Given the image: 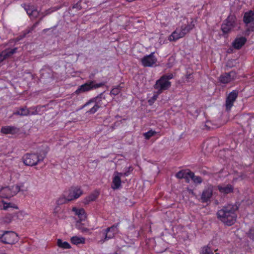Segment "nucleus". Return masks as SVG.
<instances>
[{"instance_id":"nucleus-33","label":"nucleus","mask_w":254,"mask_h":254,"mask_svg":"<svg viewBox=\"0 0 254 254\" xmlns=\"http://www.w3.org/2000/svg\"><path fill=\"white\" fill-rule=\"evenodd\" d=\"M122 88L123 87H122L120 85H119L117 86L112 88L110 91V95H113L114 96L118 95L121 92Z\"/></svg>"},{"instance_id":"nucleus-7","label":"nucleus","mask_w":254,"mask_h":254,"mask_svg":"<svg viewBox=\"0 0 254 254\" xmlns=\"http://www.w3.org/2000/svg\"><path fill=\"white\" fill-rule=\"evenodd\" d=\"M243 21L246 25L252 23L247 29L246 34L248 35V32L254 31V11L250 10L245 12L243 17Z\"/></svg>"},{"instance_id":"nucleus-1","label":"nucleus","mask_w":254,"mask_h":254,"mask_svg":"<svg viewBox=\"0 0 254 254\" xmlns=\"http://www.w3.org/2000/svg\"><path fill=\"white\" fill-rule=\"evenodd\" d=\"M239 208L237 203H228L217 211V218L224 225L231 226L236 222Z\"/></svg>"},{"instance_id":"nucleus-26","label":"nucleus","mask_w":254,"mask_h":254,"mask_svg":"<svg viewBox=\"0 0 254 254\" xmlns=\"http://www.w3.org/2000/svg\"><path fill=\"white\" fill-rule=\"evenodd\" d=\"M71 242L74 245H78L80 244H84L85 243V238L83 237H78L77 236H73L70 239Z\"/></svg>"},{"instance_id":"nucleus-61","label":"nucleus","mask_w":254,"mask_h":254,"mask_svg":"<svg viewBox=\"0 0 254 254\" xmlns=\"http://www.w3.org/2000/svg\"><path fill=\"white\" fill-rule=\"evenodd\" d=\"M218 254V253H217V254Z\"/></svg>"},{"instance_id":"nucleus-19","label":"nucleus","mask_w":254,"mask_h":254,"mask_svg":"<svg viewBox=\"0 0 254 254\" xmlns=\"http://www.w3.org/2000/svg\"><path fill=\"white\" fill-rule=\"evenodd\" d=\"M19 129L13 126H4L1 128L0 132L3 134H15L18 131Z\"/></svg>"},{"instance_id":"nucleus-43","label":"nucleus","mask_w":254,"mask_h":254,"mask_svg":"<svg viewBox=\"0 0 254 254\" xmlns=\"http://www.w3.org/2000/svg\"><path fill=\"white\" fill-rule=\"evenodd\" d=\"M191 173H193V172H191L190 170L188 169V172H187V174H189V175H186V177H185L184 178V179H185L186 182L187 183H189L190 179H192L191 175L190 174Z\"/></svg>"},{"instance_id":"nucleus-5","label":"nucleus","mask_w":254,"mask_h":254,"mask_svg":"<svg viewBox=\"0 0 254 254\" xmlns=\"http://www.w3.org/2000/svg\"><path fill=\"white\" fill-rule=\"evenodd\" d=\"M105 84V83L103 82L97 83L95 80L88 81L80 85L74 93L76 95H78L80 93L88 92L93 89L103 87Z\"/></svg>"},{"instance_id":"nucleus-48","label":"nucleus","mask_w":254,"mask_h":254,"mask_svg":"<svg viewBox=\"0 0 254 254\" xmlns=\"http://www.w3.org/2000/svg\"><path fill=\"white\" fill-rule=\"evenodd\" d=\"M114 176H119L120 178H121L122 177H125L124 175V173H119L118 172H115L114 173Z\"/></svg>"},{"instance_id":"nucleus-47","label":"nucleus","mask_w":254,"mask_h":254,"mask_svg":"<svg viewBox=\"0 0 254 254\" xmlns=\"http://www.w3.org/2000/svg\"><path fill=\"white\" fill-rule=\"evenodd\" d=\"M72 8H76L77 10H80L82 8V6H81V1H78L76 4H74L72 6Z\"/></svg>"},{"instance_id":"nucleus-11","label":"nucleus","mask_w":254,"mask_h":254,"mask_svg":"<svg viewBox=\"0 0 254 254\" xmlns=\"http://www.w3.org/2000/svg\"><path fill=\"white\" fill-rule=\"evenodd\" d=\"M154 55V52H152L149 55L144 56L141 59V64L144 67H151L156 64L157 59Z\"/></svg>"},{"instance_id":"nucleus-44","label":"nucleus","mask_w":254,"mask_h":254,"mask_svg":"<svg viewBox=\"0 0 254 254\" xmlns=\"http://www.w3.org/2000/svg\"><path fill=\"white\" fill-rule=\"evenodd\" d=\"M133 171V168L132 167H129L127 168V170L124 173V176H128L129 175L132 171Z\"/></svg>"},{"instance_id":"nucleus-52","label":"nucleus","mask_w":254,"mask_h":254,"mask_svg":"<svg viewBox=\"0 0 254 254\" xmlns=\"http://www.w3.org/2000/svg\"><path fill=\"white\" fill-rule=\"evenodd\" d=\"M191 73H187L186 75V79H189L191 78Z\"/></svg>"},{"instance_id":"nucleus-13","label":"nucleus","mask_w":254,"mask_h":254,"mask_svg":"<svg viewBox=\"0 0 254 254\" xmlns=\"http://www.w3.org/2000/svg\"><path fill=\"white\" fill-rule=\"evenodd\" d=\"M83 193V190H81L80 187L72 186L68 190V196L69 200L72 201L79 198Z\"/></svg>"},{"instance_id":"nucleus-34","label":"nucleus","mask_w":254,"mask_h":254,"mask_svg":"<svg viewBox=\"0 0 254 254\" xmlns=\"http://www.w3.org/2000/svg\"><path fill=\"white\" fill-rule=\"evenodd\" d=\"M76 227L78 230H80L82 232H88L89 230L83 226V224L80 221H77L76 224Z\"/></svg>"},{"instance_id":"nucleus-22","label":"nucleus","mask_w":254,"mask_h":254,"mask_svg":"<svg viewBox=\"0 0 254 254\" xmlns=\"http://www.w3.org/2000/svg\"><path fill=\"white\" fill-rule=\"evenodd\" d=\"M18 48L17 47H15L13 49L10 48H6L5 50L2 51L3 54L4 55V58H6V59L10 58L15 54L17 51Z\"/></svg>"},{"instance_id":"nucleus-56","label":"nucleus","mask_w":254,"mask_h":254,"mask_svg":"<svg viewBox=\"0 0 254 254\" xmlns=\"http://www.w3.org/2000/svg\"><path fill=\"white\" fill-rule=\"evenodd\" d=\"M58 206H57V207L55 208V209H54V213H57V210H56L58 209Z\"/></svg>"},{"instance_id":"nucleus-38","label":"nucleus","mask_w":254,"mask_h":254,"mask_svg":"<svg viewBox=\"0 0 254 254\" xmlns=\"http://www.w3.org/2000/svg\"><path fill=\"white\" fill-rule=\"evenodd\" d=\"M156 132L155 131H153L152 130H149L147 132L144 133L143 135L146 139H149L151 137L156 134Z\"/></svg>"},{"instance_id":"nucleus-42","label":"nucleus","mask_w":254,"mask_h":254,"mask_svg":"<svg viewBox=\"0 0 254 254\" xmlns=\"http://www.w3.org/2000/svg\"><path fill=\"white\" fill-rule=\"evenodd\" d=\"M37 108V107L33 108H30L29 110V115H35L38 114Z\"/></svg>"},{"instance_id":"nucleus-21","label":"nucleus","mask_w":254,"mask_h":254,"mask_svg":"<svg viewBox=\"0 0 254 254\" xmlns=\"http://www.w3.org/2000/svg\"><path fill=\"white\" fill-rule=\"evenodd\" d=\"M194 27V24L193 23V21H191L190 24L182 25L180 29L181 33L183 34V37L192 30Z\"/></svg>"},{"instance_id":"nucleus-55","label":"nucleus","mask_w":254,"mask_h":254,"mask_svg":"<svg viewBox=\"0 0 254 254\" xmlns=\"http://www.w3.org/2000/svg\"><path fill=\"white\" fill-rule=\"evenodd\" d=\"M250 237L252 238L253 240H254V234L252 233H251Z\"/></svg>"},{"instance_id":"nucleus-40","label":"nucleus","mask_w":254,"mask_h":254,"mask_svg":"<svg viewBox=\"0 0 254 254\" xmlns=\"http://www.w3.org/2000/svg\"><path fill=\"white\" fill-rule=\"evenodd\" d=\"M43 18L44 17H42V16H41L40 17V19L39 20V21L36 22L32 25V26L29 28V29L28 30L27 33H29V32H31L32 31H33L36 28V27L39 24L40 22L43 19Z\"/></svg>"},{"instance_id":"nucleus-58","label":"nucleus","mask_w":254,"mask_h":254,"mask_svg":"<svg viewBox=\"0 0 254 254\" xmlns=\"http://www.w3.org/2000/svg\"><path fill=\"white\" fill-rule=\"evenodd\" d=\"M99 162L98 160H94L93 162L98 163Z\"/></svg>"},{"instance_id":"nucleus-59","label":"nucleus","mask_w":254,"mask_h":254,"mask_svg":"<svg viewBox=\"0 0 254 254\" xmlns=\"http://www.w3.org/2000/svg\"><path fill=\"white\" fill-rule=\"evenodd\" d=\"M0 254H6L5 253H0Z\"/></svg>"},{"instance_id":"nucleus-18","label":"nucleus","mask_w":254,"mask_h":254,"mask_svg":"<svg viewBox=\"0 0 254 254\" xmlns=\"http://www.w3.org/2000/svg\"><path fill=\"white\" fill-rule=\"evenodd\" d=\"M72 210L75 212V214L76 215H78L79 219L78 221L81 222L85 220L86 219V213L83 208L78 209L76 207H74L72 208Z\"/></svg>"},{"instance_id":"nucleus-60","label":"nucleus","mask_w":254,"mask_h":254,"mask_svg":"<svg viewBox=\"0 0 254 254\" xmlns=\"http://www.w3.org/2000/svg\"><path fill=\"white\" fill-rule=\"evenodd\" d=\"M114 254H118L117 253H114Z\"/></svg>"},{"instance_id":"nucleus-54","label":"nucleus","mask_w":254,"mask_h":254,"mask_svg":"<svg viewBox=\"0 0 254 254\" xmlns=\"http://www.w3.org/2000/svg\"><path fill=\"white\" fill-rule=\"evenodd\" d=\"M44 14H45V13L44 12H39V15H41V16H42V17H44L45 16H46V15H44Z\"/></svg>"},{"instance_id":"nucleus-45","label":"nucleus","mask_w":254,"mask_h":254,"mask_svg":"<svg viewBox=\"0 0 254 254\" xmlns=\"http://www.w3.org/2000/svg\"><path fill=\"white\" fill-rule=\"evenodd\" d=\"M133 171V168L132 167H129L127 168V170L124 173V176H128L129 175L132 171Z\"/></svg>"},{"instance_id":"nucleus-16","label":"nucleus","mask_w":254,"mask_h":254,"mask_svg":"<svg viewBox=\"0 0 254 254\" xmlns=\"http://www.w3.org/2000/svg\"><path fill=\"white\" fill-rule=\"evenodd\" d=\"M217 189L220 193L223 195L233 193L234 191V187L233 185L228 184L227 185H219L217 186Z\"/></svg>"},{"instance_id":"nucleus-24","label":"nucleus","mask_w":254,"mask_h":254,"mask_svg":"<svg viewBox=\"0 0 254 254\" xmlns=\"http://www.w3.org/2000/svg\"><path fill=\"white\" fill-rule=\"evenodd\" d=\"M121 186V179L119 176H114L113 178L112 188L113 190L119 189Z\"/></svg>"},{"instance_id":"nucleus-49","label":"nucleus","mask_w":254,"mask_h":254,"mask_svg":"<svg viewBox=\"0 0 254 254\" xmlns=\"http://www.w3.org/2000/svg\"><path fill=\"white\" fill-rule=\"evenodd\" d=\"M4 55L3 54V53L1 52L0 53V63L6 59V58H4Z\"/></svg>"},{"instance_id":"nucleus-51","label":"nucleus","mask_w":254,"mask_h":254,"mask_svg":"<svg viewBox=\"0 0 254 254\" xmlns=\"http://www.w3.org/2000/svg\"><path fill=\"white\" fill-rule=\"evenodd\" d=\"M57 27V25L54 26L53 27H52V28H46V29H44L43 30V33H46L48 31L50 30H51V29H55L56 28V27Z\"/></svg>"},{"instance_id":"nucleus-15","label":"nucleus","mask_w":254,"mask_h":254,"mask_svg":"<svg viewBox=\"0 0 254 254\" xmlns=\"http://www.w3.org/2000/svg\"><path fill=\"white\" fill-rule=\"evenodd\" d=\"M237 73L235 71H231L229 72H226L220 75L219 77V81L222 83H228L232 80L235 79Z\"/></svg>"},{"instance_id":"nucleus-29","label":"nucleus","mask_w":254,"mask_h":254,"mask_svg":"<svg viewBox=\"0 0 254 254\" xmlns=\"http://www.w3.org/2000/svg\"><path fill=\"white\" fill-rule=\"evenodd\" d=\"M1 202L3 203V209L7 210L9 208H12L16 209H18V207L15 204L11 202H6L4 200H2Z\"/></svg>"},{"instance_id":"nucleus-28","label":"nucleus","mask_w":254,"mask_h":254,"mask_svg":"<svg viewBox=\"0 0 254 254\" xmlns=\"http://www.w3.org/2000/svg\"><path fill=\"white\" fill-rule=\"evenodd\" d=\"M57 245L59 247L64 249H68L71 248L70 244L68 242L66 241L63 242V241L60 239H59L57 240Z\"/></svg>"},{"instance_id":"nucleus-36","label":"nucleus","mask_w":254,"mask_h":254,"mask_svg":"<svg viewBox=\"0 0 254 254\" xmlns=\"http://www.w3.org/2000/svg\"><path fill=\"white\" fill-rule=\"evenodd\" d=\"M119 225V223H118L116 224H114L112 225L110 227L107 228L106 230H107V232H110L111 231L112 232H114L115 234H116L118 232V227Z\"/></svg>"},{"instance_id":"nucleus-30","label":"nucleus","mask_w":254,"mask_h":254,"mask_svg":"<svg viewBox=\"0 0 254 254\" xmlns=\"http://www.w3.org/2000/svg\"><path fill=\"white\" fill-rule=\"evenodd\" d=\"M15 215V214H7L4 217L2 218L3 223L5 224L10 223Z\"/></svg>"},{"instance_id":"nucleus-8","label":"nucleus","mask_w":254,"mask_h":254,"mask_svg":"<svg viewBox=\"0 0 254 254\" xmlns=\"http://www.w3.org/2000/svg\"><path fill=\"white\" fill-rule=\"evenodd\" d=\"M171 86V82L169 81H165L163 78H160L156 81L153 88L157 90V94H160L163 91L168 90Z\"/></svg>"},{"instance_id":"nucleus-53","label":"nucleus","mask_w":254,"mask_h":254,"mask_svg":"<svg viewBox=\"0 0 254 254\" xmlns=\"http://www.w3.org/2000/svg\"><path fill=\"white\" fill-rule=\"evenodd\" d=\"M188 190L189 192V193H191V194H192L193 195L195 194L192 190L190 189H188Z\"/></svg>"},{"instance_id":"nucleus-25","label":"nucleus","mask_w":254,"mask_h":254,"mask_svg":"<svg viewBox=\"0 0 254 254\" xmlns=\"http://www.w3.org/2000/svg\"><path fill=\"white\" fill-rule=\"evenodd\" d=\"M14 115H19L20 116H26L29 115V109L26 107L19 108L16 111L13 113Z\"/></svg>"},{"instance_id":"nucleus-37","label":"nucleus","mask_w":254,"mask_h":254,"mask_svg":"<svg viewBox=\"0 0 254 254\" xmlns=\"http://www.w3.org/2000/svg\"><path fill=\"white\" fill-rule=\"evenodd\" d=\"M190 174L191 175V177H192L191 180L195 183L200 184L202 183V179L201 177L195 176L194 173H191Z\"/></svg>"},{"instance_id":"nucleus-9","label":"nucleus","mask_w":254,"mask_h":254,"mask_svg":"<svg viewBox=\"0 0 254 254\" xmlns=\"http://www.w3.org/2000/svg\"><path fill=\"white\" fill-rule=\"evenodd\" d=\"M213 186L208 184L202 190L200 196V201L202 203H206L210 201L213 195Z\"/></svg>"},{"instance_id":"nucleus-31","label":"nucleus","mask_w":254,"mask_h":254,"mask_svg":"<svg viewBox=\"0 0 254 254\" xmlns=\"http://www.w3.org/2000/svg\"><path fill=\"white\" fill-rule=\"evenodd\" d=\"M200 254H214V253L211 247L207 245L201 248Z\"/></svg>"},{"instance_id":"nucleus-20","label":"nucleus","mask_w":254,"mask_h":254,"mask_svg":"<svg viewBox=\"0 0 254 254\" xmlns=\"http://www.w3.org/2000/svg\"><path fill=\"white\" fill-rule=\"evenodd\" d=\"M183 37V34L181 33L180 29L177 28L170 36L169 40L170 41H176L179 39Z\"/></svg>"},{"instance_id":"nucleus-17","label":"nucleus","mask_w":254,"mask_h":254,"mask_svg":"<svg viewBox=\"0 0 254 254\" xmlns=\"http://www.w3.org/2000/svg\"><path fill=\"white\" fill-rule=\"evenodd\" d=\"M247 39L245 37H237L232 42V46L237 50H240L246 44Z\"/></svg>"},{"instance_id":"nucleus-3","label":"nucleus","mask_w":254,"mask_h":254,"mask_svg":"<svg viewBox=\"0 0 254 254\" xmlns=\"http://www.w3.org/2000/svg\"><path fill=\"white\" fill-rule=\"evenodd\" d=\"M105 91H103L101 93L99 94L97 96L89 100L83 106L84 108L91 103H94L95 104L93 107H92L87 113L90 114H94L100 108L102 107L103 104V100L106 99L105 96L104 95Z\"/></svg>"},{"instance_id":"nucleus-10","label":"nucleus","mask_w":254,"mask_h":254,"mask_svg":"<svg viewBox=\"0 0 254 254\" xmlns=\"http://www.w3.org/2000/svg\"><path fill=\"white\" fill-rule=\"evenodd\" d=\"M18 241L17 234L13 231H5L2 243L5 244L13 245Z\"/></svg>"},{"instance_id":"nucleus-12","label":"nucleus","mask_w":254,"mask_h":254,"mask_svg":"<svg viewBox=\"0 0 254 254\" xmlns=\"http://www.w3.org/2000/svg\"><path fill=\"white\" fill-rule=\"evenodd\" d=\"M238 91L234 90L228 94L225 102V107L227 111L230 110L233 106L234 102L238 97Z\"/></svg>"},{"instance_id":"nucleus-50","label":"nucleus","mask_w":254,"mask_h":254,"mask_svg":"<svg viewBox=\"0 0 254 254\" xmlns=\"http://www.w3.org/2000/svg\"><path fill=\"white\" fill-rule=\"evenodd\" d=\"M4 235V231H3L2 233H0V242L2 243V241H3Z\"/></svg>"},{"instance_id":"nucleus-14","label":"nucleus","mask_w":254,"mask_h":254,"mask_svg":"<svg viewBox=\"0 0 254 254\" xmlns=\"http://www.w3.org/2000/svg\"><path fill=\"white\" fill-rule=\"evenodd\" d=\"M22 6L25 9L30 18L35 19L39 15V11L34 5L24 3L22 4Z\"/></svg>"},{"instance_id":"nucleus-39","label":"nucleus","mask_w":254,"mask_h":254,"mask_svg":"<svg viewBox=\"0 0 254 254\" xmlns=\"http://www.w3.org/2000/svg\"><path fill=\"white\" fill-rule=\"evenodd\" d=\"M173 77L174 76L172 73L165 74L161 77V78H163L165 81H169V80L172 79Z\"/></svg>"},{"instance_id":"nucleus-23","label":"nucleus","mask_w":254,"mask_h":254,"mask_svg":"<svg viewBox=\"0 0 254 254\" xmlns=\"http://www.w3.org/2000/svg\"><path fill=\"white\" fill-rule=\"evenodd\" d=\"M99 195V193H92L89 195L87 196L83 201L84 204H88L91 202L95 201Z\"/></svg>"},{"instance_id":"nucleus-57","label":"nucleus","mask_w":254,"mask_h":254,"mask_svg":"<svg viewBox=\"0 0 254 254\" xmlns=\"http://www.w3.org/2000/svg\"><path fill=\"white\" fill-rule=\"evenodd\" d=\"M126 0L128 1V2H132V1H134L135 0Z\"/></svg>"},{"instance_id":"nucleus-4","label":"nucleus","mask_w":254,"mask_h":254,"mask_svg":"<svg viewBox=\"0 0 254 254\" xmlns=\"http://www.w3.org/2000/svg\"><path fill=\"white\" fill-rule=\"evenodd\" d=\"M237 18L234 14H230L221 25L223 36L228 35L237 26Z\"/></svg>"},{"instance_id":"nucleus-2","label":"nucleus","mask_w":254,"mask_h":254,"mask_svg":"<svg viewBox=\"0 0 254 254\" xmlns=\"http://www.w3.org/2000/svg\"><path fill=\"white\" fill-rule=\"evenodd\" d=\"M47 153L43 152L42 154L38 153H26L22 157V161L25 165L33 166L42 162L46 158Z\"/></svg>"},{"instance_id":"nucleus-35","label":"nucleus","mask_w":254,"mask_h":254,"mask_svg":"<svg viewBox=\"0 0 254 254\" xmlns=\"http://www.w3.org/2000/svg\"><path fill=\"white\" fill-rule=\"evenodd\" d=\"M188 169L186 170H182L179 171L176 174V177L178 179H183L185 177H186V175H188V174H187Z\"/></svg>"},{"instance_id":"nucleus-32","label":"nucleus","mask_w":254,"mask_h":254,"mask_svg":"<svg viewBox=\"0 0 254 254\" xmlns=\"http://www.w3.org/2000/svg\"><path fill=\"white\" fill-rule=\"evenodd\" d=\"M104 235H105L104 239L102 240L103 242H104L106 241H108L110 239H112L115 237V233L112 232L110 231V232H107V230H105V231L104 232Z\"/></svg>"},{"instance_id":"nucleus-6","label":"nucleus","mask_w":254,"mask_h":254,"mask_svg":"<svg viewBox=\"0 0 254 254\" xmlns=\"http://www.w3.org/2000/svg\"><path fill=\"white\" fill-rule=\"evenodd\" d=\"M3 190L0 197L4 198H9L15 195L20 190V186L18 185L12 186L11 187H2Z\"/></svg>"},{"instance_id":"nucleus-46","label":"nucleus","mask_w":254,"mask_h":254,"mask_svg":"<svg viewBox=\"0 0 254 254\" xmlns=\"http://www.w3.org/2000/svg\"><path fill=\"white\" fill-rule=\"evenodd\" d=\"M56 10V9L55 8H49L48 9H46V10H45L44 11H43L45 14H44V15H49L50 14H51L52 12L55 11Z\"/></svg>"},{"instance_id":"nucleus-41","label":"nucleus","mask_w":254,"mask_h":254,"mask_svg":"<svg viewBox=\"0 0 254 254\" xmlns=\"http://www.w3.org/2000/svg\"><path fill=\"white\" fill-rule=\"evenodd\" d=\"M158 94H156V95H154L153 96V97H152L150 99H149L148 100V103L149 104V105H152L154 103L155 101L156 100L157 97H158Z\"/></svg>"},{"instance_id":"nucleus-27","label":"nucleus","mask_w":254,"mask_h":254,"mask_svg":"<svg viewBox=\"0 0 254 254\" xmlns=\"http://www.w3.org/2000/svg\"><path fill=\"white\" fill-rule=\"evenodd\" d=\"M69 201H70V200H69V197L68 196L66 197L64 195H63L57 199L56 203L57 205L59 206L65 204Z\"/></svg>"}]
</instances>
